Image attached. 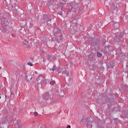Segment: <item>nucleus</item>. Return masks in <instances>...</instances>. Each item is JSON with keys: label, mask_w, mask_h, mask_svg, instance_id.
<instances>
[{"label": "nucleus", "mask_w": 128, "mask_h": 128, "mask_svg": "<svg viewBox=\"0 0 128 128\" xmlns=\"http://www.w3.org/2000/svg\"><path fill=\"white\" fill-rule=\"evenodd\" d=\"M9 22L8 21L7 19L4 18V22L2 23V28H5L6 27H7L8 25Z\"/></svg>", "instance_id": "nucleus-1"}, {"label": "nucleus", "mask_w": 128, "mask_h": 128, "mask_svg": "<svg viewBox=\"0 0 128 128\" xmlns=\"http://www.w3.org/2000/svg\"><path fill=\"white\" fill-rule=\"evenodd\" d=\"M110 8L112 10H116V6L114 5V4H112V5H111Z\"/></svg>", "instance_id": "nucleus-2"}, {"label": "nucleus", "mask_w": 128, "mask_h": 128, "mask_svg": "<svg viewBox=\"0 0 128 128\" xmlns=\"http://www.w3.org/2000/svg\"><path fill=\"white\" fill-rule=\"evenodd\" d=\"M63 74H65V76H69V73H68V72L66 71V70H64L63 72Z\"/></svg>", "instance_id": "nucleus-3"}, {"label": "nucleus", "mask_w": 128, "mask_h": 128, "mask_svg": "<svg viewBox=\"0 0 128 128\" xmlns=\"http://www.w3.org/2000/svg\"><path fill=\"white\" fill-rule=\"evenodd\" d=\"M96 56H98V57L100 58L102 56V53L98 52Z\"/></svg>", "instance_id": "nucleus-4"}, {"label": "nucleus", "mask_w": 128, "mask_h": 128, "mask_svg": "<svg viewBox=\"0 0 128 128\" xmlns=\"http://www.w3.org/2000/svg\"><path fill=\"white\" fill-rule=\"evenodd\" d=\"M28 44V42L26 41V40H24L23 42V45H27Z\"/></svg>", "instance_id": "nucleus-5"}, {"label": "nucleus", "mask_w": 128, "mask_h": 128, "mask_svg": "<svg viewBox=\"0 0 128 128\" xmlns=\"http://www.w3.org/2000/svg\"><path fill=\"white\" fill-rule=\"evenodd\" d=\"M56 84V82L54 81H52L50 82V84L53 86Z\"/></svg>", "instance_id": "nucleus-6"}, {"label": "nucleus", "mask_w": 128, "mask_h": 128, "mask_svg": "<svg viewBox=\"0 0 128 128\" xmlns=\"http://www.w3.org/2000/svg\"><path fill=\"white\" fill-rule=\"evenodd\" d=\"M28 65L29 66H32V63L29 62L28 63Z\"/></svg>", "instance_id": "nucleus-7"}, {"label": "nucleus", "mask_w": 128, "mask_h": 128, "mask_svg": "<svg viewBox=\"0 0 128 128\" xmlns=\"http://www.w3.org/2000/svg\"><path fill=\"white\" fill-rule=\"evenodd\" d=\"M38 114L36 112H35L34 114V115L35 116H38Z\"/></svg>", "instance_id": "nucleus-8"}, {"label": "nucleus", "mask_w": 128, "mask_h": 128, "mask_svg": "<svg viewBox=\"0 0 128 128\" xmlns=\"http://www.w3.org/2000/svg\"><path fill=\"white\" fill-rule=\"evenodd\" d=\"M55 70H56V66H54V68H53L52 69V70L54 72Z\"/></svg>", "instance_id": "nucleus-9"}, {"label": "nucleus", "mask_w": 128, "mask_h": 128, "mask_svg": "<svg viewBox=\"0 0 128 128\" xmlns=\"http://www.w3.org/2000/svg\"><path fill=\"white\" fill-rule=\"evenodd\" d=\"M39 78H44V77L42 76H39Z\"/></svg>", "instance_id": "nucleus-10"}, {"label": "nucleus", "mask_w": 128, "mask_h": 128, "mask_svg": "<svg viewBox=\"0 0 128 128\" xmlns=\"http://www.w3.org/2000/svg\"><path fill=\"white\" fill-rule=\"evenodd\" d=\"M66 128H70V125L68 126H66Z\"/></svg>", "instance_id": "nucleus-11"}, {"label": "nucleus", "mask_w": 128, "mask_h": 128, "mask_svg": "<svg viewBox=\"0 0 128 128\" xmlns=\"http://www.w3.org/2000/svg\"><path fill=\"white\" fill-rule=\"evenodd\" d=\"M34 74H38L37 72H35Z\"/></svg>", "instance_id": "nucleus-12"}, {"label": "nucleus", "mask_w": 128, "mask_h": 128, "mask_svg": "<svg viewBox=\"0 0 128 128\" xmlns=\"http://www.w3.org/2000/svg\"><path fill=\"white\" fill-rule=\"evenodd\" d=\"M25 78H28V76H25Z\"/></svg>", "instance_id": "nucleus-13"}, {"label": "nucleus", "mask_w": 128, "mask_h": 128, "mask_svg": "<svg viewBox=\"0 0 128 128\" xmlns=\"http://www.w3.org/2000/svg\"><path fill=\"white\" fill-rule=\"evenodd\" d=\"M114 68L113 66H110V68Z\"/></svg>", "instance_id": "nucleus-14"}, {"label": "nucleus", "mask_w": 128, "mask_h": 128, "mask_svg": "<svg viewBox=\"0 0 128 128\" xmlns=\"http://www.w3.org/2000/svg\"><path fill=\"white\" fill-rule=\"evenodd\" d=\"M108 48H109V46H108Z\"/></svg>", "instance_id": "nucleus-15"}]
</instances>
